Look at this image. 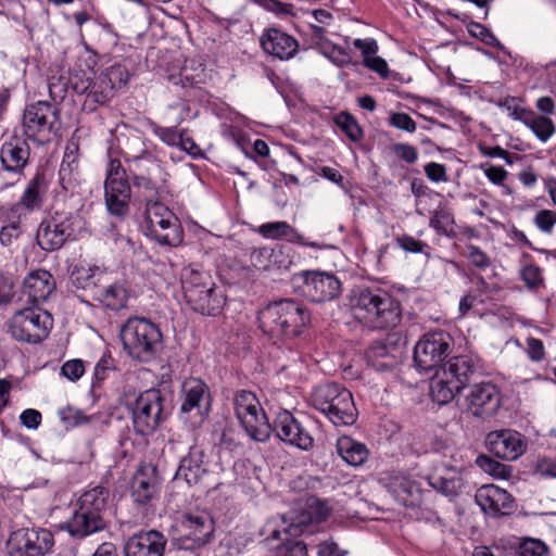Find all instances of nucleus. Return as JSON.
I'll list each match as a JSON object with an SVG mask.
<instances>
[{
  "instance_id": "nucleus-23",
  "label": "nucleus",
  "mask_w": 556,
  "mask_h": 556,
  "mask_svg": "<svg viewBox=\"0 0 556 556\" xmlns=\"http://www.w3.org/2000/svg\"><path fill=\"white\" fill-rule=\"evenodd\" d=\"M49 180L42 170H38L27 182L18 201L9 207L11 216H26L40 211L46 202Z\"/></svg>"
},
{
  "instance_id": "nucleus-47",
  "label": "nucleus",
  "mask_w": 556,
  "mask_h": 556,
  "mask_svg": "<svg viewBox=\"0 0 556 556\" xmlns=\"http://www.w3.org/2000/svg\"><path fill=\"white\" fill-rule=\"evenodd\" d=\"M521 100L519 98L508 96L498 101L497 105L505 109L509 117L525 124L527 118L532 116L533 110L521 106L519 104Z\"/></svg>"
},
{
  "instance_id": "nucleus-20",
  "label": "nucleus",
  "mask_w": 556,
  "mask_h": 556,
  "mask_svg": "<svg viewBox=\"0 0 556 556\" xmlns=\"http://www.w3.org/2000/svg\"><path fill=\"white\" fill-rule=\"evenodd\" d=\"M77 216L55 213L43 219L37 229L36 240L41 250L53 252L60 250L67 241L76 239L75 224Z\"/></svg>"
},
{
  "instance_id": "nucleus-55",
  "label": "nucleus",
  "mask_w": 556,
  "mask_h": 556,
  "mask_svg": "<svg viewBox=\"0 0 556 556\" xmlns=\"http://www.w3.org/2000/svg\"><path fill=\"white\" fill-rule=\"evenodd\" d=\"M274 248L262 247L251 252L250 258L254 267L263 270L271 269V256Z\"/></svg>"
},
{
  "instance_id": "nucleus-28",
  "label": "nucleus",
  "mask_w": 556,
  "mask_h": 556,
  "mask_svg": "<svg viewBox=\"0 0 556 556\" xmlns=\"http://www.w3.org/2000/svg\"><path fill=\"white\" fill-rule=\"evenodd\" d=\"M130 494L137 505L148 507L159 495V480L154 467H140L132 477Z\"/></svg>"
},
{
  "instance_id": "nucleus-46",
  "label": "nucleus",
  "mask_w": 556,
  "mask_h": 556,
  "mask_svg": "<svg viewBox=\"0 0 556 556\" xmlns=\"http://www.w3.org/2000/svg\"><path fill=\"white\" fill-rule=\"evenodd\" d=\"M395 243L399 248L404 250L406 253L422 254L426 257H430L432 254V248L409 235H400L395 237Z\"/></svg>"
},
{
  "instance_id": "nucleus-49",
  "label": "nucleus",
  "mask_w": 556,
  "mask_h": 556,
  "mask_svg": "<svg viewBox=\"0 0 556 556\" xmlns=\"http://www.w3.org/2000/svg\"><path fill=\"white\" fill-rule=\"evenodd\" d=\"M109 161L106 164V170H105V180L104 184H111L112 182H122V181H128V177L126 174V169L122 165V162L119 159L114 157L112 155V150L109 149L108 151Z\"/></svg>"
},
{
  "instance_id": "nucleus-56",
  "label": "nucleus",
  "mask_w": 556,
  "mask_h": 556,
  "mask_svg": "<svg viewBox=\"0 0 556 556\" xmlns=\"http://www.w3.org/2000/svg\"><path fill=\"white\" fill-rule=\"evenodd\" d=\"M534 225L544 233H552L556 225V212L552 210H540L534 218Z\"/></svg>"
},
{
  "instance_id": "nucleus-54",
  "label": "nucleus",
  "mask_w": 556,
  "mask_h": 556,
  "mask_svg": "<svg viewBox=\"0 0 556 556\" xmlns=\"http://www.w3.org/2000/svg\"><path fill=\"white\" fill-rule=\"evenodd\" d=\"M390 150L400 161H403L406 164L412 165L418 161V150L409 143H394L390 147Z\"/></svg>"
},
{
  "instance_id": "nucleus-58",
  "label": "nucleus",
  "mask_w": 556,
  "mask_h": 556,
  "mask_svg": "<svg viewBox=\"0 0 556 556\" xmlns=\"http://www.w3.org/2000/svg\"><path fill=\"white\" fill-rule=\"evenodd\" d=\"M388 121L392 127L407 132H414L417 128L416 122L404 112L391 113Z\"/></svg>"
},
{
  "instance_id": "nucleus-39",
  "label": "nucleus",
  "mask_w": 556,
  "mask_h": 556,
  "mask_svg": "<svg viewBox=\"0 0 556 556\" xmlns=\"http://www.w3.org/2000/svg\"><path fill=\"white\" fill-rule=\"evenodd\" d=\"M131 182L135 188V197L146 204L144 208H149L150 204L161 203L159 187L150 177L134 174Z\"/></svg>"
},
{
  "instance_id": "nucleus-10",
  "label": "nucleus",
  "mask_w": 556,
  "mask_h": 556,
  "mask_svg": "<svg viewBox=\"0 0 556 556\" xmlns=\"http://www.w3.org/2000/svg\"><path fill=\"white\" fill-rule=\"evenodd\" d=\"M61 110L49 101L39 100L27 104L23 113V131L37 144L53 141L61 128Z\"/></svg>"
},
{
  "instance_id": "nucleus-64",
  "label": "nucleus",
  "mask_w": 556,
  "mask_h": 556,
  "mask_svg": "<svg viewBox=\"0 0 556 556\" xmlns=\"http://www.w3.org/2000/svg\"><path fill=\"white\" fill-rule=\"evenodd\" d=\"M61 372L72 381L78 380L85 372V366L80 359H71L63 364Z\"/></svg>"
},
{
  "instance_id": "nucleus-37",
  "label": "nucleus",
  "mask_w": 556,
  "mask_h": 556,
  "mask_svg": "<svg viewBox=\"0 0 556 556\" xmlns=\"http://www.w3.org/2000/svg\"><path fill=\"white\" fill-rule=\"evenodd\" d=\"M429 227L432 228L438 236H443L448 239H455L457 237L454 214L446 206L439 205L431 212Z\"/></svg>"
},
{
  "instance_id": "nucleus-2",
  "label": "nucleus",
  "mask_w": 556,
  "mask_h": 556,
  "mask_svg": "<svg viewBox=\"0 0 556 556\" xmlns=\"http://www.w3.org/2000/svg\"><path fill=\"white\" fill-rule=\"evenodd\" d=\"M328 516V506L319 498L311 497L304 506L273 517L266 525L270 529L267 540L282 541L275 556H308L306 544L294 539L305 533L309 526L325 521Z\"/></svg>"
},
{
  "instance_id": "nucleus-26",
  "label": "nucleus",
  "mask_w": 556,
  "mask_h": 556,
  "mask_svg": "<svg viewBox=\"0 0 556 556\" xmlns=\"http://www.w3.org/2000/svg\"><path fill=\"white\" fill-rule=\"evenodd\" d=\"M167 544L166 536L157 530L139 531L127 539L124 556H163Z\"/></svg>"
},
{
  "instance_id": "nucleus-36",
  "label": "nucleus",
  "mask_w": 556,
  "mask_h": 556,
  "mask_svg": "<svg viewBox=\"0 0 556 556\" xmlns=\"http://www.w3.org/2000/svg\"><path fill=\"white\" fill-rule=\"evenodd\" d=\"M339 456L350 466H361L368 458L369 451L365 443L354 440L352 437L342 435L337 440Z\"/></svg>"
},
{
  "instance_id": "nucleus-19",
  "label": "nucleus",
  "mask_w": 556,
  "mask_h": 556,
  "mask_svg": "<svg viewBox=\"0 0 556 556\" xmlns=\"http://www.w3.org/2000/svg\"><path fill=\"white\" fill-rule=\"evenodd\" d=\"M179 528V540L184 547L195 549L211 542L215 532V521L207 509L194 508L180 515Z\"/></svg>"
},
{
  "instance_id": "nucleus-43",
  "label": "nucleus",
  "mask_w": 556,
  "mask_h": 556,
  "mask_svg": "<svg viewBox=\"0 0 556 556\" xmlns=\"http://www.w3.org/2000/svg\"><path fill=\"white\" fill-rule=\"evenodd\" d=\"M476 465L484 472L497 479H508L513 472L511 466L502 464L485 454L477 456Z\"/></svg>"
},
{
  "instance_id": "nucleus-8",
  "label": "nucleus",
  "mask_w": 556,
  "mask_h": 556,
  "mask_svg": "<svg viewBox=\"0 0 556 556\" xmlns=\"http://www.w3.org/2000/svg\"><path fill=\"white\" fill-rule=\"evenodd\" d=\"M309 404L334 426H351L358 416L352 393L345 387L334 382L314 388Z\"/></svg>"
},
{
  "instance_id": "nucleus-12",
  "label": "nucleus",
  "mask_w": 556,
  "mask_h": 556,
  "mask_svg": "<svg viewBox=\"0 0 556 556\" xmlns=\"http://www.w3.org/2000/svg\"><path fill=\"white\" fill-rule=\"evenodd\" d=\"M180 418L193 429L200 428L208 418L212 409V393L201 378H186L179 391Z\"/></svg>"
},
{
  "instance_id": "nucleus-50",
  "label": "nucleus",
  "mask_w": 556,
  "mask_h": 556,
  "mask_svg": "<svg viewBox=\"0 0 556 556\" xmlns=\"http://www.w3.org/2000/svg\"><path fill=\"white\" fill-rule=\"evenodd\" d=\"M516 553L517 556H548V547L539 539L526 538L519 543Z\"/></svg>"
},
{
  "instance_id": "nucleus-5",
  "label": "nucleus",
  "mask_w": 556,
  "mask_h": 556,
  "mask_svg": "<svg viewBox=\"0 0 556 556\" xmlns=\"http://www.w3.org/2000/svg\"><path fill=\"white\" fill-rule=\"evenodd\" d=\"M111 490L104 484L89 485L77 500L76 508L63 528L83 540L110 527Z\"/></svg>"
},
{
  "instance_id": "nucleus-45",
  "label": "nucleus",
  "mask_w": 556,
  "mask_h": 556,
  "mask_svg": "<svg viewBox=\"0 0 556 556\" xmlns=\"http://www.w3.org/2000/svg\"><path fill=\"white\" fill-rule=\"evenodd\" d=\"M114 91L126 86L130 77L127 67L123 64H114L99 75Z\"/></svg>"
},
{
  "instance_id": "nucleus-15",
  "label": "nucleus",
  "mask_w": 556,
  "mask_h": 556,
  "mask_svg": "<svg viewBox=\"0 0 556 556\" xmlns=\"http://www.w3.org/2000/svg\"><path fill=\"white\" fill-rule=\"evenodd\" d=\"M165 396L160 389H149L141 392L131 407L134 430L142 437L153 433L167 418L168 412L164 406Z\"/></svg>"
},
{
  "instance_id": "nucleus-21",
  "label": "nucleus",
  "mask_w": 556,
  "mask_h": 556,
  "mask_svg": "<svg viewBox=\"0 0 556 556\" xmlns=\"http://www.w3.org/2000/svg\"><path fill=\"white\" fill-rule=\"evenodd\" d=\"M466 412L483 420L494 417L503 405L502 391L491 381L472 383L465 395Z\"/></svg>"
},
{
  "instance_id": "nucleus-27",
  "label": "nucleus",
  "mask_w": 556,
  "mask_h": 556,
  "mask_svg": "<svg viewBox=\"0 0 556 556\" xmlns=\"http://www.w3.org/2000/svg\"><path fill=\"white\" fill-rule=\"evenodd\" d=\"M260 43L265 53L281 61L292 59L299 50V41L279 28L265 29Z\"/></svg>"
},
{
  "instance_id": "nucleus-38",
  "label": "nucleus",
  "mask_w": 556,
  "mask_h": 556,
  "mask_svg": "<svg viewBox=\"0 0 556 556\" xmlns=\"http://www.w3.org/2000/svg\"><path fill=\"white\" fill-rule=\"evenodd\" d=\"M523 260L519 269V277L529 291L539 292L545 288L543 269L533 263L529 254L525 253Z\"/></svg>"
},
{
  "instance_id": "nucleus-11",
  "label": "nucleus",
  "mask_w": 556,
  "mask_h": 556,
  "mask_svg": "<svg viewBox=\"0 0 556 556\" xmlns=\"http://www.w3.org/2000/svg\"><path fill=\"white\" fill-rule=\"evenodd\" d=\"M144 235L164 247L177 248L182 244L185 231L180 219L165 204H150L144 208Z\"/></svg>"
},
{
  "instance_id": "nucleus-30",
  "label": "nucleus",
  "mask_w": 556,
  "mask_h": 556,
  "mask_svg": "<svg viewBox=\"0 0 556 556\" xmlns=\"http://www.w3.org/2000/svg\"><path fill=\"white\" fill-rule=\"evenodd\" d=\"M131 185L128 181L104 184V202L108 212L124 220L130 211Z\"/></svg>"
},
{
  "instance_id": "nucleus-29",
  "label": "nucleus",
  "mask_w": 556,
  "mask_h": 556,
  "mask_svg": "<svg viewBox=\"0 0 556 556\" xmlns=\"http://www.w3.org/2000/svg\"><path fill=\"white\" fill-rule=\"evenodd\" d=\"M75 92L85 94L83 110L94 112L99 106L105 105L114 97L115 91L102 78L97 76L93 80L73 85Z\"/></svg>"
},
{
  "instance_id": "nucleus-52",
  "label": "nucleus",
  "mask_w": 556,
  "mask_h": 556,
  "mask_svg": "<svg viewBox=\"0 0 556 556\" xmlns=\"http://www.w3.org/2000/svg\"><path fill=\"white\" fill-rule=\"evenodd\" d=\"M58 414L61 421L71 427L87 425L91 420V417L87 416L81 409L75 408L71 405L60 408Z\"/></svg>"
},
{
  "instance_id": "nucleus-18",
  "label": "nucleus",
  "mask_w": 556,
  "mask_h": 556,
  "mask_svg": "<svg viewBox=\"0 0 556 556\" xmlns=\"http://www.w3.org/2000/svg\"><path fill=\"white\" fill-rule=\"evenodd\" d=\"M453 338L443 330L429 331L416 343L414 362L422 371L440 370L443 361L450 355Z\"/></svg>"
},
{
  "instance_id": "nucleus-24",
  "label": "nucleus",
  "mask_w": 556,
  "mask_h": 556,
  "mask_svg": "<svg viewBox=\"0 0 556 556\" xmlns=\"http://www.w3.org/2000/svg\"><path fill=\"white\" fill-rule=\"evenodd\" d=\"M485 446L495 457L504 460H516L527 450L523 437L510 429L489 432Z\"/></svg>"
},
{
  "instance_id": "nucleus-14",
  "label": "nucleus",
  "mask_w": 556,
  "mask_h": 556,
  "mask_svg": "<svg viewBox=\"0 0 556 556\" xmlns=\"http://www.w3.org/2000/svg\"><path fill=\"white\" fill-rule=\"evenodd\" d=\"M293 290L312 303L336 300L342 291L340 279L329 271L302 270L291 278Z\"/></svg>"
},
{
  "instance_id": "nucleus-3",
  "label": "nucleus",
  "mask_w": 556,
  "mask_h": 556,
  "mask_svg": "<svg viewBox=\"0 0 556 556\" xmlns=\"http://www.w3.org/2000/svg\"><path fill=\"white\" fill-rule=\"evenodd\" d=\"M307 306L295 299L283 298L266 304L257 312L258 329L274 344L291 349L311 325Z\"/></svg>"
},
{
  "instance_id": "nucleus-9",
  "label": "nucleus",
  "mask_w": 556,
  "mask_h": 556,
  "mask_svg": "<svg viewBox=\"0 0 556 556\" xmlns=\"http://www.w3.org/2000/svg\"><path fill=\"white\" fill-rule=\"evenodd\" d=\"M124 350L139 362L153 359L162 346L163 336L159 326L143 317H130L121 329Z\"/></svg>"
},
{
  "instance_id": "nucleus-59",
  "label": "nucleus",
  "mask_w": 556,
  "mask_h": 556,
  "mask_svg": "<svg viewBox=\"0 0 556 556\" xmlns=\"http://www.w3.org/2000/svg\"><path fill=\"white\" fill-rule=\"evenodd\" d=\"M291 249L280 245L274 248V253L271 256V269H288L292 264V255Z\"/></svg>"
},
{
  "instance_id": "nucleus-33",
  "label": "nucleus",
  "mask_w": 556,
  "mask_h": 556,
  "mask_svg": "<svg viewBox=\"0 0 556 556\" xmlns=\"http://www.w3.org/2000/svg\"><path fill=\"white\" fill-rule=\"evenodd\" d=\"M92 300L99 302L108 309L119 311L127 305L128 290L124 283L119 281L106 283L104 278L101 285H99V289L96 290Z\"/></svg>"
},
{
  "instance_id": "nucleus-32",
  "label": "nucleus",
  "mask_w": 556,
  "mask_h": 556,
  "mask_svg": "<svg viewBox=\"0 0 556 556\" xmlns=\"http://www.w3.org/2000/svg\"><path fill=\"white\" fill-rule=\"evenodd\" d=\"M203 458L204 451L200 446H190L188 454L180 460L175 478H182L189 485L200 483L202 477L207 472L203 467Z\"/></svg>"
},
{
  "instance_id": "nucleus-1",
  "label": "nucleus",
  "mask_w": 556,
  "mask_h": 556,
  "mask_svg": "<svg viewBox=\"0 0 556 556\" xmlns=\"http://www.w3.org/2000/svg\"><path fill=\"white\" fill-rule=\"evenodd\" d=\"M235 413L248 435L258 442H266L271 431L285 443L303 451L314 446V438L309 431L289 412L281 409L277 413L274 424L261 406L255 393L239 390L233 397Z\"/></svg>"
},
{
  "instance_id": "nucleus-13",
  "label": "nucleus",
  "mask_w": 556,
  "mask_h": 556,
  "mask_svg": "<svg viewBox=\"0 0 556 556\" xmlns=\"http://www.w3.org/2000/svg\"><path fill=\"white\" fill-rule=\"evenodd\" d=\"M53 327L52 315L37 307H26L7 321V332L21 343L37 344L48 338Z\"/></svg>"
},
{
  "instance_id": "nucleus-42",
  "label": "nucleus",
  "mask_w": 556,
  "mask_h": 556,
  "mask_svg": "<svg viewBox=\"0 0 556 556\" xmlns=\"http://www.w3.org/2000/svg\"><path fill=\"white\" fill-rule=\"evenodd\" d=\"M334 125L353 142L359 141L363 136V129L356 118L349 112H340L333 117Z\"/></svg>"
},
{
  "instance_id": "nucleus-17",
  "label": "nucleus",
  "mask_w": 556,
  "mask_h": 556,
  "mask_svg": "<svg viewBox=\"0 0 556 556\" xmlns=\"http://www.w3.org/2000/svg\"><path fill=\"white\" fill-rule=\"evenodd\" d=\"M52 531L42 527H22L10 532L5 543L8 556H47L54 547Z\"/></svg>"
},
{
  "instance_id": "nucleus-40",
  "label": "nucleus",
  "mask_w": 556,
  "mask_h": 556,
  "mask_svg": "<svg viewBox=\"0 0 556 556\" xmlns=\"http://www.w3.org/2000/svg\"><path fill=\"white\" fill-rule=\"evenodd\" d=\"M427 480L431 488L450 497H456L464 486V480L459 476L445 477L432 473Z\"/></svg>"
},
{
  "instance_id": "nucleus-61",
  "label": "nucleus",
  "mask_w": 556,
  "mask_h": 556,
  "mask_svg": "<svg viewBox=\"0 0 556 556\" xmlns=\"http://www.w3.org/2000/svg\"><path fill=\"white\" fill-rule=\"evenodd\" d=\"M67 92V81L64 77H53L49 80V96L53 103L58 105L65 98Z\"/></svg>"
},
{
  "instance_id": "nucleus-31",
  "label": "nucleus",
  "mask_w": 556,
  "mask_h": 556,
  "mask_svg": "<svg viewBox=\"0 0 556 556\" xmlns=\"http://www.w3.org/2000/svg\"><path fill=\"white\" fill-rule=\"evenodd\" d=\"M54 289L53 276L46 269H37L24 278L22 292L29 303L37 304L46 301Z\"/></svg>"
},
{
  "instance_id": "nucleus-6",
  "label": "nucleus",
  "mask_w": 556,
  "mask_h": 556,
  "mask_svg": "<svg viewBox=\"0 0 556 556\" xmlns=\"http://www.w3.org/2000/svg\"><path fill=\"white\" fill-rule=\"evenodd\" d=\"M480 371L481 359L478 356L463 354L451 357L431 379L432 400L440 405L450 403L456 394L471 386Z\"/></svg>"
},
{
  "instance_id": "nucleus-34",
  "label": "nucleus",
  "mask_w": 556,
  "mask_h": 556,
  "mask_svg": "<svg viewBox=\"0 0 556 556\" xmlns=\"http://www.w3.org/2000/svg\"><path fill=\"white\" fill-rule=\"evenodd\" d=\"M258 233L266 239H287L289 242L300 245L315 247L314 243H308L296 229L283 220L262 224L258 227Z\"/></svg>"
},
{
  "instance_id": "nucleus-16",
  "label": "nucleus",
  "mask_w": 556,
  "mask_h": 556,
  "mask_svg": "<svg viewBox=\"0 0 556 556\" xmlns=\"http://www.w3.org/2000/svg\"><path fill=\"white\" fill-rule=\"evenodd\" d=\"M27 138L16 135L5 140L0 148V190L13 187L24 176L30 159Z\"/></svg>"
},
{
  "instance_id": "nucleus-44",
  "label": "nucleus",
  "mask_w": 556,
  "mask_h": 556,
  "mask_svg": "<svg viewBox=\"0 0 556 556\" xmlns=\"http://www.w3.org/2000/svg\"><path fill=\"white\" fill-rule=\"evenodd\" d=\"M5 211L8 223L0 228V244L11 247L23 233L21 222L23 216H11L9 208Z\"/></svg>"
},
{
  "instance_id": "nucleus-53",
  "label": "nucleus",
  "mask_w": 556,
  "mask_h": 556,
  "mask_svg": "<svg viewBox=\"0 0 556 556\" xmlns=\"http://www.w3.org/2000/svg\"><path fill=\"white\" fill-rule=\"evenodd\" d=\"M464 256L472 267L479 270H484L492 264L491 257L478 245L472 243L466 245V253H464Z\"/></svg>"
},
{
  "instance_id": "nucleus-60",
  "label": "nucleus",
  "mask_w": 556,
  "mask_h": 556,
  "mask_svg": "<svg viewBox=\"0 0 556 556\" xmlns=\"http://www.w3.org/2000/svg\"><path fill=\"white\" fill-rule=\"evenodd\" d=\"M526 344L527 348L525 351L530 361L539 363L545 358V346L541 339L529 337L526 340Z\"/></svg>"
},
{
  "instance_id": "nucleus-35",
  "label": "nucleus",
  "mask_w": 556,
  "mask_h": 556,
  "mask_svg": "<svg viewBox=\"0 0 556 556\" xmlns=\"http://www.w3.org/2000/svg\"><path fill=\"white\" fill-rule=\"evenodd\" d=\"M104 278L105 276L99 273L98 267L92 268L83 265H76L70 276L72 286L76 290L88 292L92 299L94 298L96 290L99 289V285H101Z\"/></svg>"
},
{
  "instance_id": "nucleus-63",
  "label": "nucleus",
  "mask_w": 556,
  "mask_h": 556,
  "mask_svg": "<svg viewBox=\"0 0 556 556\" xmlns=\"http://www.w3.org/2000/svg\"><path fill=\"white\" fill-rule=\"evenodd\" d=\"M427 178L433 182H445L448 180L446 167L444 164L430 162L424 167Z\"/></svg>"
},
{
  "instance_id": "nucleus-22",
  "label": "nucleus",
  "mask_w": 556,
  "mask_h": 556,
  "mask_svg": "<svg viewBox=\"0 0 556 556\" xmlns=\"http://www.w3.org/2000/svg\"><path fill=\"white\" fill-rule=\"evenodd\" d=\"M367 364L377 371H391L405 359L404 345L394 336L376 340L367 348Z\"/></svg>"
},
{
  "instance_id": "nucleus-48",
  "label": "nucleus",
  "mask_w": 556,
  "mask_h": 556,
  "mask_svg": "<svg viewBox=\"0 0 556 556\" xmlns=\"http://www.w3.org/2000/svg\"><path fill=\"white\" fill-rule=\"evenodd\" d=\"M467 30L471 37H475L481 40L486 46L503 50L504 46L501 41L495 37V35L491 31L490 28L485 27L481 23L470 22L467 25Z\"/></svg>"
},
{
  "instance_id": "nucleus-57",
  "label": "nucleus",
  "mask_w": 556,
  "mask_h": 556,
  "mask_svg": "<svg viewBox=\"0 0 556 556\" xmlns=\"http://www.w3.org/2000/svg\"><path fill=\"white\" fill-rule=\"evenodd\" d=\"M391 486L397 496H413L419 493V485L407 477H395L391 482Z\"/></svg>"
},
{
  "instance_id": "nucleus-41",
  "label": "nucleus",
  "mask_w": 556,
  "mask_h": 556,
  "mask_svg": "<svg viewBox=\"0 0 556 556\" xmlns=\"http://www.w3.org/2000/svg\"><path fill=\"white\" fill-rule=\"evenodd\" d=\"M525 125L529 127L542 142H546L556 130L555 124L549 117L539 115L534 111H532V116L527 118Z\"/></svg>"
},
{
  "instance_id": "nucleus-25",
  "label": "nucleus",
  "mask_w": 556,
  "mask_h": 556,
  "mask_svg": "<svg viewBox=\"0 0 556 556\" xmlns=\"http://www.w3.org/2000/svg\"><path fill=\"white\" fill-rule=\"evenodd\" d=\"M475 501L485 515L492 517L508 516L516 509L513 495L494 484H485L479 488Z\"/></svg>"
},
{
  "instance_id": "nucleus-62",
  "label": "nucleus",
  "mask_w": 556,
  "mask_h": 556,
  "mask_svg": "<svg viewBox=\"0 0 556 556\" xmlns=\"http://www.w3.org/2000/svg\"><path fill=\"white\" fill-rule=\"evenodd\" d=\"M154 134L166 144L177 147L181 143L182 130H177L176 127H156Z\"/></svg>"
},
{
  "instance_id": "nucleus-7",
  "label": "nucleus",
  "mask_w": 556,
  "mask_h": 556,
  "mask_svg": "<svg viewBox=\"0 0 556 556\" xmlns=\"http://www.w3.org/2000/svg\"><path fill=\"white\" fill-rule=\"evenodd\" d=\"M181 287L186 304L203 316H218L226 304V295L206 270L191 266L181 271Z\"/></svg>"
},
{
  "instance_id": "nucleus-4",
  "label": "nucleus",
  "mask_w": 556,
  "mask_h": 556,
  "mask_svg": "<svg viewBox=\"0 0 556 556\" xmlns=\"http://www.w3.org/2000/svg\"><path fill=\"white\" fill-rule=\"evenodd\" d=\"M354 318L370 329L396 327L402 319L400 302L377 286H355L348 295Z\"/></svg>"
},
{
  "instance_id": "nucleus-51",
  "label": "nucleus",
  "mask_w": 556,
  "mask_h": 556,
  "mask_svg": "<svg viewBox=\"0 0 556 556\" xmlns=\"http://www.w3.org/2000/svg\"><path fill=\"white\" fill-rule=\"evenodd\" d=\"M320 52L339 67H344L352 62L351 53L342 46L331 41Z\"/></svg>"
}]
</instances>
